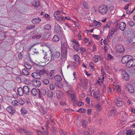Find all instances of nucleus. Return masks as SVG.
Segmentation results:
<instances>
[{
    "instance_id": "f257e3e1",
    "label": "nucleus",
    "mask_w": 135,
    "mask_h": 135,
    "mask_svg": "<svg viewBox=\"0 0 135 135\" xmlns=\"http://www.w3.org/2000/svg\"><path fill=\"white\" fill-rule=\"evenodd\" d=\"M108 10V8L106 5H101L99 8L98 11L102 15H105L107 13Z\"/></svg>"
},
{
    "instance_id": "f03ea898",
    "label": "nucleus",
    "mask_w": 135,
    "mask_h": 135,
    "mask_svg": "<svg viewBox=\"0 0 135 135\" xmlns=\"http://www.w3.org/2000/svg\"><path fill=\"white\" fill-rule=\"evenodd\" d=\"M61 52L67 53V41L66 40L64 41L61 40Z\"/></svg>"
},
{
    "instance_id": "7ed1b4c3",
    "label": "nucleus",
    "mask_w": 135,
    "mask_h": 135,
    "mask_svg": "<svg viewBox=\"0 0 135 135\" xmlns=\"http://www.w3.org/2000/svg\"><path fill=\"white\" fill-rule=\"evenodd\" d=\"M126 66L128 68H131L135 66V59H133L132 56L131 58H130L128 63L126 65Z\"/></svg>"
},
{
    "instance_id": "20e7f679",
    "label": "nucleus",
    "mask_w": 135,
    "mask_h": 135,
    "mask_svg": "<svg viewBox=\"0 0 135 135\" xmlns=\"http://www.w3.org/2000/svg\"><path fill=\"white\" fill-rule=\"evenodd\" d=\"M51 53L52 55V59L53 60V61L56 60L60 56V53L58 51H56L53 53L51 52Z\"/></svg>"
},
{
    "instance_id": "39448f33",
    "label": "nucleus",
    "mask_w": 135,
    "mask_h": 135,
    "mask_svg": "<svg viewBox=\"0 0 135 135\" xmlns=\"http://www.w3.org/2000/svg\"><path fill=\"white\" fill-rule=\"evenodd\" d=\"M132 56L130 55H127L123 57L121 60L123 64H126L128 63L130 58H131Z\"/></svg>"
},
{
    "instance_id": "423d86ee",
    "label": "nucleus",
    "mask_w": 135,
    "mask_h": 135,
    "mask_svg": "<svg viewBox=\"0 0 135 135\" xmlns=\"http://www.w3.org/2000/svg\"><path fill=\"white\" fill-rule=\"evenodd\" d=\"M44 59V61H54L53 60H52V55L51 53H50L49 55L47 54L46 52L45 53L44 56L43 57Z\"/></svg>"
},
{
    "instance_id": "0eeeda50",
    "label": "nucleus",
    "mask_w": 135,
    "mask_h": 135,
    "mask_svg": "<svg viewBox=\"0 0 135 135\" xmlns=\"http://www.w3.org/2000/svg\"><path fill=\"white\" fill-rule=\"evenodd\" d=\"M51 26L49 25H46L44 26V31L45 33L49 34L51 33Z\"/></svg>"
},
{
    "instance_id": "6e6552de",
    "label": "nucleus",
    "mask_w": 135,
    "mask_h": 135,
    "mask_svg": "<svg viewBox=\"0 0 135 135\" xmlns=\"http://www.w3.org/2000/svg\"><path fill=\"white\" fill-rule=\"evenodd\" d=\"M61 11L60 12L59 11L55 12L54 13V16L55 18L59 21H61L63 20V17L60 16V13H62Z\"/></svg>"
},
{
    "instance_id": "1a4fd4ad",
    "label": "nucleus",
    "mask_w": 135,
    "mask_h": 135,
    "mask_svg": "<svg viewBox=\"0 0 135 135\" xmlns=\"http://www.w3.org/2000/svg\"><path fill=\"white\" fill-rule=\"evenodd\" d=\"M122 78L123 79L126 80L128 81L129 79V76L127 73L124 70L122 71Z\"/></svg>"
},
{
    "instance_id": "9d476101",
    "label": "nucleus",
    "mask_w": 135,
    "mask_h": 135,
    "mask_svg": "<svg viewBox=\"0 0 135 135\" xmlns=\"http://www.w3.org/2000/svg\"><path fill=\"white\" fill-rule=\"evenodd\" d=\"M67 53L61 52V55L59 61L62 64L64 63V61L65 60L67 55Z\"/></svg>"
},
{
    "instance_id": "9b49d317",
    "label": "nucleus",
    "mask_w": 135,
    "mask_h": 135,
    "mask_svg": "<svg viewBox=\"0 0 135 135\" xmlns=\"http://www.w3.org/2000/svg\"><path fill=\"white\" fill-rule=\"evenodd\" d=\"M93 25L90 26V27L92 26L94 27H98L102 25V24L100 22L97 21L95 20H93Z\"/></svg>"
},
{
    "instance_id": "f8f14e48",
    "label": "nucleus",
    "mask_w": 135,
    "mask_h": 135,
    "mask_svg": "<svg viewBox=\"0 0 135 135\" xmlns=\"http://www.w3.org/2000/svg\"><path fill=\"white\" fill-rule=\"evenodd\" d=\"M46 90L45 88H43L40 91L38 97L40 98H41L42 95L45 96L46 94Z\"/></svg>"
},
{
    "instance_id": "ddd939ff",
    "label": "nucleus",
    "mask_w": 135,
    "mask_h": 135,
    "mask_svg": "<svg viewBox=\"0 0 135 135\" xmlns=\"http://www.w3.org/2000/svg\"><path fill=\"white\" fill-rule=\"evenodd\" d=\"M126 89L130 93H133L134 92V90L133 86L130 84H127L126 86Z\"/></svg>"
},
{
    "instance_id": "4468645a",
    "label": "nucleus",
    "mask_w": 135,
    "mask_h": 135,
    "mask_svg": "<svg viewBox=\"0 0 135 135\" xmlns=\"http://www.w3.org/2000/svg\"><path fill=\"white\" fill-rule=\"evenodd\" d=\"M31 75L33 77L36 79H41V76L40 75L38 72L32 73Z\"/></svg>"
},
{
    "instance_id": "2eb2a0df",
    "label": "nucleus",
    "mask_w": 135,
    "mask_h": 135,
    "mask_svg": "<svg viewBox=\"0 0 135 135\" xmlns=\"http://www.w3.org/2000/svg\"><path fill=\"white\" fill-rule=\"evenodd\" d=\"M54 31L56 33H61V30L60 26V25L57 24H56L55 25Z\"/></svg>"
},
{
    "instance_id": "dca6fc26",
    "label": "nucleus",
    "mask_w": 135,
    "mask_h": 135,
    "mask_svg": "<svg viewBox=\"0 0 135 135\" xmlns=\"http://www.w3.org/2000/svg\"><path fill=\"white\" fill-rule=\"evenodd\" d=\"M24 94L28 95H29L30 91L28 87L27 86H24L23 88Z\"/></svg>"
},
{
    "instance_id": "f3484780",
    "label": "nucleus",
    "mask_w": 135,
    "mask_h": 135,
    "mask_svg": "<svg viewBox=\"0 0 135 135\" xmlns=\"http://www.w3.org/2000/svg\"><path fill=\"white\" fill-rule=\"evenodd\" d=\"M117 50L118 52L120 53L123 52L124 51V49L122 45H119L117 47Z\"/></svg>"
},
{
    "instance_id": "a211bd4d",
    "label": "nucleus",
    "mask_w": 135,
    "mask_h": 135,
    "mask_svg": "<svg viewBox=\"0 0 135 135\" xmlns=\"http://www.w3.org/2000/svg\"><path fill=\"white\" fill-rule=\"evenodd\" d=\"M32 82L33 85L37 87H39L41 84V82L36 80H33Z\"/></svg>"
},
{
    "instance_id": "6ab92c4d",
    "label": "nucleus",
    "mask_w": 135,
    "mask_h": 135,
    "mask_svg": "<svg viewBox=\"0 0 135 135\" xmlns=\"http://www.w3.org/2000/svg\"><path fill=\"white\" fill-rule=\"evenodd\" d=\"M6 109L7 111L10 113H14L15 112V108L12 107L8 106L6 108Z\"/></svg>"
},
{
    "instance_id": "aec40b11",
    "label": "nucleus",
    "mask_w": 135,
    "mask_h": 135,
    "mask_svg": "<svg viewBox=\"0 0 135 135\" xmlns=\"http://www.w3.org/2000/svg\"><path fill=\"white\" fill-rule=\"evenodd\" d=\"M39 92L40 90L39 89H36L35 88L32 89L31 91L32 94L34 96L36 95L39 93Z\"/></svg>"
},
{
    "instance_id": "412c9836",
    "label": "nucleus",
    "mask_w": 135,
    "mask_h": 135,
    "mask_svg": "<svg viewBox=\"0 0 135 135\" xmlns=\"http://www.w3.org/2000/svg\"><path fill=\"white\" fill-rule=\"evenodd\" d=\"M117 112L116 110H110L107 114V115L109 117H110L113 114H115Z\"/></svg>"
},
{
    "instance_id": "4be33fe9",
    "label": "nucleus",
    "mask_w": 135,
    "mask_h": 135,
    "mask_svg": "<svg viewBox=\"0 0 135 135\" xmlns=\"http://www.w3.org/2000/svg\"><path fill=\"white\" fill-rule=\"evenodd\" d=\"M56 96L59 99L61 98L64 95L62 93L59 91H57L56 93Z\"/></svg>"
},
{
    "instance_id": "5701e85b",
    "label": "nucleus",
    "mask_w": 135,
    "mask_h": 135,
    "mask_svg": "<svg viewBox=\"0 0 135 135\" xmlns=\"http://www.w3.org/2000/svg\"><path fill=\"white\" fill-rule=\"evenodd\" d=\"M16 130L17 131L20 133H22L23 132L25 133L26 131H27V130L26 129L24 128L22 129L20 127L17 128Z\"/></svg>"
},
{
    "instance_id": "b1692460",
    "label": "nucleus",
    "mask_w": 135,
    "mask_h": 135,
    "mask_svg": "<svg viewBox=\"0 0 135 135\" xmlns=\"http://www.w3.org/2000/svg\"><path fill=\"white\" fill-rule=\"evenodd\" d=\"M126 26V24L124 23L121 22L119 24V28L120 30L123 31L125 28Z\"/></svg>"
},
{
    "instance_id": "393cba45",
    "label": "nucleus",
    "mask_w": 135,
    "mask_h": 135,
    "mask_svg": "<svg viewBox=\"0 0 135 135\" xmlns=\"http://www.w3.org/2000/svg\"><path fill=\"white\" fill-rule=\"evenodd\" d=\"M32 4V5L34 7L38 8L40 5V2L37 0L33 2Z\"/></svg>"
},
{
    "instance_id": "a878e982",
    "label": "nucleus",
    "mask_w": 135,
    "mask_h": 135,
    "mask_svg": "<svg viewBox=\"0 0 135 135\" xmlns=\"http://www.w3.org/2000/svg\"><path fill=\"white\" fill-rule=\"evenodd\" d=\"M17 91L19 95L20 96H22L24 94L23 88L21 87L18 88Z\"/></svg>"
},
{
    "instance_id": "bb28decb",
    "label": "nucleus",
    "mask_w": 135,
    "mask_h": 135,
    "mask_svg": "<svg viewBox=\"0 0 135 135\" xmlns=\"http://www.w3.org/2000/svg\"><path fill=\"white\" fill-rule=\"evenodd\" d=\"M115 102L117 106L120 107L124 103V102L118 99H117L115 101Z\"/></svg>"
},
{
    "instance_id": "cd10ccee",
    "label": "nucleus",
    "mask_w": 135,
    "mask_h": 135,
    "mask_svg": "<svg viewBox=\"0 0 135 135\" xmlns=\"http://www.w3.org/2000/svg\"><path fill=\"white\" fill-rule=\"evenodd\" d=\"M41 21V19L39 18L38 17L33 19L31 21L33 23H39Z\"/></svg>"
},
{
    "instance_id": "c85d7f7f",
    "label": "nucleus",
    "mask_w": 135,
    "mask_h": 135,
    "mask_svg": "<svg viewBox=\"0 0 135 135\" xmlns=\"http://www.w3.org/2000/svg\"><path fill=\"white\" fill-rule=\"evenodd\" d=\"M54 78L56 81L58 82H60L62 80V78L60 75H56L54 77Z\"/></svg>"
},
{
    "instance_id": "c756f323",
    "label": "nucleus",
    "mask_w": 135,
    "mask_h": 135,
    "mask_svg": "<svg viewBox=\"0 0 135 135\" xmlns=\"http://www.w3.org/2000/svg\"><path fill=\"white\" fill-rule=\"evenodd\" d=\"M41 36L40 34H34L33 36H32V38L33 39L36 40L39 39Z\"/></svg>"
},
{
    "instance_id": "7c9ffc66",
    "label": "nucleus",
    "mask_w": 135,
    "mask_h": 135,
    "mask_svg": "<svg viewBox=\"0 0 135 135\" xmlns=\"http://www.w3.org/2000/svg\"><path fill=\"white\" fill-rule=\"evenodd\" d=\"M67 95L69 96H70L75 93L73 90H69L66 92Z\"/></svg>"
},
{
    "instance_id": "2f4dec72",
    "label": "nucleus",
    "mask_w": 135,
    "mask_h": 135,
    "mask_svg": "<svg viewBox=\"0 0 135 135\" xmlns=\"http://www.w3.org/2000/svg\"><path fill=\"white\" fill-rule=\"evenodd\" d=\"M22 72L24 75H29V72L25 68L23 69L22 70Z\"/></svg>"
},
{
    "instance_id": "473e14b6",
    "label": "nucleus",
    "mask_w": 135,
    "mask_h": 135,
    "mask_svg": "<svg viewBox=\"0 0 135 135\" xmlns=\"http://www.w3.org/2000/svg\"><path fill=\"white\" fill-rule=\"evenodd\" d=\"M59 40V38L58 36L55 35L53 37L52 40L54 42H58Z\"/></svg>"
},
{
    "instance_id": "72a5a7b5",
    "label": "nucleus",
    "mask_w": 135,
    "mask_h": 135,
    "mask_svg": "<svg viewBox=\"0 0 135 135\" xmlns=\"http://www.w3.org/2000/svg\"><path fill=\"white\" fill-rule=\"evenodd\" d=\"M71 99L72 101H75L77 99L76 95L74 93L73 95L70 96Z\"/></svg>"
},
{
    "instance_id": "f704fd0d",
    "label": "nucleus",
    "mask_w": 135,
    "mask_h": 135,
    "mask_svg": "<svg viewBox=\"0 0 135 135\" xmlns=\"http://www.w3.org/2000/svg\"><path fill=\"white\" fill-rule=\"evenodd\" d=\"M21 113L23 115L26 114L27 113V111L24 107L21 108Z\"/></svg>"
},
{
    "instance_id": "c9c22d12",
    "label": "nucleus",
    "mask_w": 135,
    "mask_h": 135,
    "mask_svg": "<svg viewBox=\"0 0 135 135\" xmlns=\"http://www.w3.org/2000/svg\"><path fill=\"white\" fill-rule=\"evenodd\" d=\"M47 71L45 69L41 70L39 71L38 73L39 74L41 75H42L46 72Z\"/></svg>"
},
{
    "instance_id": "e433bc0d",
    "label": "nucleus",
    "mask_w": 135,
    "mask_h": 135,
    "mask_svg": "<svg viewBox=\"0 0 135 135\" xmlns=\"http://www.w3.org/2000/svg\"><path fill=\"white\" fill-rule=\"evenodd\" d=\"M73 59L76 61H79V57L78 55H74L73 57Z\"/></svg>"
},
{
    "instance_id": "4c0bfd02",
    "label": "nucleus",
    "mask_w": 135,
    "mask_h": 135,
    "mask_svg": "<svg viewBox=\"0 0 135 135\" xmlns=\"http://www.w3.org/2000/svg\"><path fill=\"white\" fill-rule=\"evenodd\" d=\"M117 31L116 29L113 28H110L109 30V34L110 33V34H113L115 33V32Z\"/></svg>"
},
{
    "instance_id": "58836bf2",
    "label": "nucleus",
    "mask_w": 135,
    "mask_h": 135,
    "mask_svg": "<svg viewBox=\"0 0 135 135\" xmlns=\"http://www.w3.org/2000/svg\"><path fill=\"white\" fill-rule=\"evenodd\" d=\"M49 85L50 89L51 90L54 89L56 87L55 84H50Z\"/></svg>"
},
{
    "instance_id": "ea45409f",
    "label": "nucleus",
    "mask_w": 135,
    "mask_h": 135,
    "mask_svg": "<svg viewBox=\"0 0 135 135\" xmlns=\"http://www.w3.org/2000/svg\"><path fill=\"white\" fill-rule=\"evenodd\" d=\"M25 67L28 69H30L32 68V66L29 63H26L25 64Z\"/></svg>"
},
{
    "instance_id": "a19ab883",
    "label": "nucleus",
    "mask_w": 135,
    "mask_h": 135,
    "mask_svg": "<svg viewBox=\"0 0 135 135\" xmlns=\"http://www.w3.org/2000/svg\"><path fill=\"white\" fill-rule=\"evenodd\" d=\"M99 57L98 56L95 55L94 56L93 58V60L95 62H97L98 61V57Z\"/></svg>"
},
{
    "instance_id": "79ce46f5",
    "label": "nucleus",
    "mask_w": 135,
    "mask_h": 135,
    "mask_svg": "<svg viewBox=\"0 0 135 135\" xmlns=\"http://www.w3.org/2000/svg\"><path fill=\"white\" fill-rule=\"evenodd\" d=\"M128 23L129 25L131 27H133L135 25V23L133 21H129Z\"/></svg>"
},
{
    "instance_id": "37998d69",
    "label": "nucleus",
    "mask_w": 135,
    "mask_h": 135,
    "mask_svg": "<svg viewBox=\"0 0 135 135\" xmlns=\"http://www.w3.org/2000/svg\"><path fill=\"white\" fill-rule=\"evenodd\" d=\"M18 103L17 101L16 100H13L12 103L11 104H12L14 106H16V105H17V103Z\"/></svg>"
},
{
    "instance_id": "c03bdc74",
    "label": "nucleus",
    "mask_w": 135,
    "mask_h": 135,
    "mask_svg": "<svg viewBox=\"0 0 135 135\" xmlns=\"http://www.w3.org/2000/svg\"><path fill=\"white\" fill-rule=\"evenodd\" d=\"M83 85L85 87L87 86V84H88V80H84L83 81Z\"/></svg>"
},
{
    "instance_id": "a18cd8bd",
    "label": "nucleus",
    "mask_w": 135,
    "mask_h": 135,
    "mask_svg": "<svg viewBox=\"0 0 135 135\" xmlns=\"http://www.w3.org/2000/svg\"><path fill=\"white\" fill-rule=\"evenodd\" d=\"M95 108L98 110H99L100 111L102 109V107L101 106L98 104H97L95 106Z\"/></svg>"
},
{
    "instance_id": "49530a36",
    "label": "nucleus",
    "mask_w": 135,
    "mask_h": 135,
    "mask_svg": "<svg viewBox=\"0 0 135 135\" xmlns=\"http://www.w3.org/2000/svg\"><path fill=\"white\" fill-rule=\"evenodd\" d=\"M43 82L45 84L47 85L49 83V80L47 79H44L43 81Z\"/></svg>"
},
{
    "instance_id": "de8ad7c7",
    "label": "nucleus",
    "mask_w": 135,
    "mask_h": 135,
    "mask_svg": "<svg viewBox=\"0 0 135 135\" xmlns=\"http://www.w3.org/2000/svg\"><path fill=\"white\" fill-rule=\"evenodd\" d=\"M85 110L83 108H81L79 109L77 112L80 113H85Z\"/></svg>"
},
{
    "instance_id": "09e8293b",
    "label": "nucleus",
    "mask_w": 135,
    "mask_h": 135,
    "mask_svg": "<svg viewBox=\"0 0 135 135\" xmlns=\"http://www.w3.org/2000/svg\"><path fill=\"white\" fill-rule=\"evenodd\" d=\"M92 37H93L95 38L97 40H99L100 38V37L99 35H97L95 34H93L92 36Z\"/></svg>"
},
{
    "instance_id": "8fccbe9b",
    "label": "nucleus",
    "mask_w": 135,
    "mask_h": 135,
    "mask_svg": "<svg viewBox=\"0 0 135 135\" xmlns=\"http://www.w3.org/2000/svg\"><path fill=\"white\" fill-rule=\"evenodd\" d=\"M48 95L49 98H52L53 96V94L52 92L51 91H49L48 94Z\"/></svg>"
},
{
    "instance_id": "3c124183",
    "label": "nucleus",
    "mask_w": 135,
    "mask_h": 135,
    "mask_svg": "<svg viewBox=\"0 0 135 135\" xmlns=\"http://www.w3.org/2000/svg\"><path fill=\"white\" fill-rule=\"evenodd\" d=\"M26 135H32V133L30 131L27 130L25 133Z\"/></svg>"
},
{
    "instance_id": "603ef678",
    "label": "nucleus",
    "mask_w": 135,
    "mask_h": 135,
    "mask_svg": "<svg viewBox=\"0 0 135 135\" xmlns=\"http://www.w3.org/2000/svg\"><path fill=\"white\" fill-rule=\"evenodd\" d=\"M115 89L118 92L120 91L121 89L120 85H118L116 86L115 87Z\"/></svg>"
},
{
    "instance_id": "864d4df0",
    "label": "nucleus",
    "mask_w": 135,
    "mask_h": 135,
    "mask_svg": "<svg viewBox=\"0 0 135 135\" xmlns=\"http://www.w3.org/2000/svg\"><path fill=\"white\" fill-rule=\"evenodd\" d=\"M127 135H133V133L131 131H128L127 132Z\"/></svg>"
},
{
    "instance_id": "5fc2aeb1",
    "label": "nucleus",
    "mask_w": 135,
    "mask_h": 135,
    "mask_svg": "<svg viewBox=\"0 0 135 135\" xmlns=\"http://www.w3.org/2000/svg\"><path fill=\"white\" fill-rule=\"evenodd\" d=\"M54 84L55 86H56L60 88H62V86L59 84L58 83L56 82H55Z\"/></svg>"
},
{
    "instance_id": "6e6d98bb",
    "label": "nucleus",
    "mask_w": 135,
    "mask_h": 135,
    "mask_svg": "<svg viewBox=\"0 0 135 135\" xmlns=\"http://www.w3.org/2000/svg\"><path fill=\"white\" fill-rule=\"evenodd\" d=\"M110 27V23H108L107 24L104 25V27L105 28H109Z\"/></svg>"
},
{
    "instance_id": "4d7b16f0",
    "label": "nucleus",
    "mask_w": 135,
    "mask_h": 135,
    "mask_svg": "<svg viewBox=\"0 0 135 135\" xmlns=\"http://www.w3.org/2000/svg\"><path fill=\"white\" fill-rule=\"evenodd\" d=\"M87 123H88L85 120L83 121L82 122L83 127H85L87 125Z\"/></svg>"
},
{
    "instance_id": "13d9d810",
    "label": "nucleus",
    "mask_w": 135,
    "mask_h": 135,
    "mask_svg": "<svg viewBox=\"0 0 135 135\" xmlns=\"http://www.w3.org/2000/svg\"><path fill=\"white\" fill-rule=\"evenodd\" d=\"M93 29H91V30H85V32L86 33H88L89 32L92 33L93 32Z\"/></svg>"
},
{
    "instance_id": "bf43d9fd",
    "label": "nucleus",
    "mask_w": 135,
    "mask_h": 135,
    "mask_svg": "<svg viewBox=\"0 0 135 135\" xmlns=\"http://www.w3.org/2000/svg\"><path fill=\"white\" fill-rule=\"evenodd\" d=\"M35 27V25L29 26L27 27L26 28L27 29H30L32 28H34Z\"/></svg>"
},
{
    "instance_id": "052dcab7",
    "label": "nucleus",
    "mask_w": 135,
    "mask_h": 135,
    "mask_svg": "<svg viewBox=\"0 0 135 135\" xmlns=\"http://www.w3.org/2000/svg\"><path fill=\"white\" fill-rule=\"evenodd\" d=\"M60 133L61 135H66V134L64 133V131L62 129L60 131Z\"/></svg>"
},
{
    "instance_id": "680f3d73",
    "label": "nucleus",
    "mask_w": 135,
    "mask_h": 135,
    "mask_svg": "<svg viewBox=\"0 0 135 135\" xmlns=\"http://www.w3.org/2000/svg\"><path fill=\"white\" fill-rule=\"evenodd\" d=\"M74 49L76 51L78 52L79 49L76 46V45H74L73 46Z\"/></svg>"
},
{
    "instance_id": "e2e57ef3",
    "label": "nucleus",
    "mask_w": 135,
    "mask_h": 135,
    "mask_svg": "<svg viewBox=\"0 0 135 135\" xmlns=\"http://www.w3.org/2000/svg\"><path fill=\"white\" fill-rule=\"evenodd\" d=\"M89 131H83V133H84V134H91V132L89 133Z\"/></svg>"
},
{
    "instance_id": "0e129e2a",
    "label": "nucleus",
    "mask_w": 135,
    "mask_h": 135,
    "mask_svg": "<svg viewBox=\"0 0 135 135\" xmlns=\"http://www.w3.org/2000/svg\"><path fill=\"white\" fill-rule=\"evenodd\" d=\"M83 6L85 7V8H88V5L85 2H84L83 3Z\"/></svg>"
},
{
    "instance_id": "69168bd1",
    "label": "nucleus",
    "mask_w": 135,
    "mask_h": 135,
    "mask_svg": "<svg viewBox=\"0 0 135 135\" xmlns=\"http://www.w3.org/2000/svg\"><path fill=\"white\" fill-rule=\"evenodd\" d=\"M107 57L110 59H112L113 58V57L110 54H108V55Z\"/></svg>"
},
{
    "instance_id": "338daca9",
    "label": "nucleus",
    "mask_w": 135,
    "mask_h": 135,
    "mask_svg": "<svg viewBox=\"0 0 135 135\" xmlns=\"http://www.w3.org/2000/svg\"><path fill=\"white\" fill-rule=\"evenodd\" d=\"M71 42H72L74 43L76 45L77 44L79 43L78 42L76 41L74 39H72L71 40Z\"/></svg>"
},
{
    "instance_id": "774afa93",
    "label": "nucleus",
    "mask_w": 135,
    "mask_h": 135,
    "mask_svg": "<svg viewBox=\"0 0 135 135\" xmlns=\"http://www.w3.org/2000/svg\"><path fill=\"white\" fill-rule=\"evenodd\" d=\"M86 101L88 103H89L90 101V99L89 97H87L86 99Z\"/></svg>"
}]
</instances>
